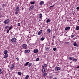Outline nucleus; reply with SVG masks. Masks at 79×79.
<instances>
[{"mask_svg": "<svg viewBox=\"0 0 79 79\" xmlns=\"http://www.w3.org/2000/svg\"><path fill=\"white\" fill-rule=\"evenodd\" d=\"M5 6V4H2V8H4V6Z\"/></svg>", "mask_w": 79, "mask_h": 79, "instance_id": "nucleus-34", "label": "nucleus"}, {"mask_svg": "<svg viewBox=\"0 0 79 79\" xmlns=\"http://www.w3.org/2000/svg\"><path fill=\"white\" fill-rule=\"evenodd\" d=\"M16 59L17 61H19V58H18V57H17V58H16Z\"/></svg>", "mask_w": 79, "mask_h": 79, "instance_id": "nucleus-36", "label": "nucleus"}, {"mask_svg": "<svg viewBox=\"0 0 79 79\" xmlns=\"http://www.w3.org/2000/svg\"><path fill=\"white\" fill-rule=\"evenodd\" d=\"M9 66H10V65H8V67H9Z\"/></svg>", "mask_w": 79, "mask_h": 79, "instance_id": "nucleus-52", "label": "nucleus"}, {"mask_svg": "<svg viewBox=\"0 0 79 79\" xmlns=\"http://www.w3.org/2000/svg\"><path fill=\"white\" fill-rule=\"evenodd\" d=\"M69 59L70 60H73L74 59V57H69Z\"/></svg>", "mask_w": 79, "mask_h": 79, "instance_id": "nucleus-20", "label": "nucleus"}, {"mask_svg": "<svg viewBox=\"0 0 79 79\" xmlns=\"http://www.w3.org/2000/svg\"><path fill=\"white\" fill-rule=\"evenodd\" d=\"M39 52V50L38 49H34V53H37Z\"/></svg>", "mask_w": 79, "mask_h": 79, "instance_id": "nucleus-13", "label": "nucleus"}, {"mask_svg": "<svg viewBox=\"0 0 79 79\" xmlns=\"http://www.w3.org/2000/svg\"><path fill=\"white\" fill-rule=\"evenodd\" d=\"M22 47L23 48V49H27V44H23L22 45Z\"/></svg>", "mask_w": 79, "mask_h": 79, "instance_id": "nucleus-3", "label": "nucleus"}, {"mask_svg": "<svg viewBox=\"0 0 79 79\" xmlns=\"http://www.w3.org/2000/svg\"><path fill=\"white\" fill-rule=\"evenodd\" d=\"M57 79V78L56 77H55L53 78V79Z\"/></svg>", "mask_w": 79, "mask_h": 79, "instance_id": "nucleus-49", "label": "nucleus"}, {"mask_svg": "<svg viewBox=\"0 0 79 79\" xmlns=\"http://www.w3.org/2000/svg\"><path fill=\"white\" fill-rule=\"evenodd\" d=\"M19 7L17 6V7L16 8V10H18V9H19Z\"/></svg>", "mask_w": 79, "mask_h": 79, "instance_id": "nucleus-39", "label": "nucleus"}, {"mask_svg": "<svg viewBox=\"0 0 79 79\" xmlns=\"http://www.w3.org/2000/svg\"><path fill=\"white\" fill-rule=\"evenodd\" d=\"M74 36H75L74 35H71V38H73V37H74Z\"/></svg>", "mask_w": 79, "mask_h": 79, "instance_id": "nucleus-37", "label": "nucleus"}, {"mask_svg": "<svg viewBox=\"0 0 79 79\" xmlns=\"http://www.w3.org/2000/svg\"><path fill=\"white\" fill-rule=\"evenodd\" d=\"M77 68H79V65L77 67Z\"/></svg>", "mask_w": 79, "mask_h": 79, "instance_id": "nucleus-50", "label": "nucleus"}, {"mask_svg": "<svg viewBox=\"0 0 79 79\" xmlns=\"http://www.w3.org/2000/svg\"><path fill=\"white\" fill-rule=\"evenodd\" d=\"M42 73H45V68H42Z\"/></svg>", "mask_w": 79, "mask_h": 79, "instance_id": "nucleus-18", "label": "nucleus"}, {"mask_svg": "<svg viewBox=\"0 0 79 79\" xmlns=\"http://www.w3.org/2000/svg\"><path fill=\"white\" fill-rule=\"evenodd\" d=\"M52 77H53L52 76H50V77L49 78L50 79H52Z\"/></svg>", "mask_w": 79, "mask_h": 79, "instance_id": "nucleus-46", "label": "nucleus"}, {"mask_svg": "<svg viewBox=\"0 0 79 79\" xmlns=\"http://www.w3.org/2000/svg\"><path fill=\"white\" fill-rule=\"evenodd\" d=\"M16 10L17 11H19V9H16Z\"/></svg>", "mask_w": 79, "mask_h": 79, "instance_id": "nucleus-47", "label": "nucleus"}, {"mask_svg": "<svg viewBox=\"0 0 79 79\" xmlns=\"http://www.w3.org/2000/svg\"><path fill=\"white\" fill-rule=\"evenodd\" d=\"M56 50V48H53V50L55 52Z\"/></svg>", "mask_w": 79, "mask_h": 79, "instance_id": "nucleus-31", "label": "nucleus"}, {"mask_svg": "<svg viewBox=\"0 0 79 79\" xmlns=\"http://www.w3.org/2000/svg\"><path fill=\"white\" fill-rule=\"evenodd\" d=\"M76 29L77 31H78V30H79V26H77L76 27Z\"/></svg>", "mask_w": 79, "mask_h": 79, "instance_id": "nucleus-21", "label": "nucleus"}, {"mask_svg": "<svg viewBox=\"0 0 79 79\" xmlns=\"http://www.w3.org/2000/svg\"><path fill=\"white\" fill-rule=\"evenodd\" d=\"M78 22H79V20H78Z\"/></svg>", "mask_w": 79, "mask_h": 79, "instance_id": "nucleus-53", "label": "nucleus"}, {"mask_svg": "<svg viewBox=\"0 0 79 79\" xmlns=\"http://www.w3.org/2000/svg\"><path fill=\"white\" fill-rule=\"evenodd\" d=\"M44 76H45L47 75V73H45L44 74H43Z\"/></svg>", "mask_w": 79, "mask_h": 79, "instance_id": "nucleus-38", "label": "nucleus"}, {"mask_svg": "<svg viewBox=\"0 0 79 79\" xmlns=\"http://www.w3.org/2000/svg\"><path fill=\"white\" fill-rule=\"evenodd\" d=\"M44 39H45V38H44V37H42L40 38V40H42V41H43V40H44Z\"/></svg>", "mask_w": 79, "mask_h": 79, "instance_id": "nucleus-26", "label": "nucleus"}, {"mask_svg": "<svg viewBox=\"0 0 79 79\" xmlns=\"http://www.w3.org/2000/svg\"><path fill=\"white\" fill-rule=\"evenodd\" d=\"M11 41L12 42L15 43L16 42V39L15 38H13L11 39Z\"/></svg>", "mask_w": 79, "mask_h": 79, "instance_id": "nucleus-6", "label": "nucleus"}, {"mask_svg": "<svg viewBox=\"0 0 79 79\" xmlns=\"http://www.w3.org/2000/svg\"><path fill=\"white\" fill-rule=\"evenodd\" d=\"M12 25H11L10 27L9 28V31H10V30L11 29V28H12Z\"/></svg>", "mask_w": 79, "mask_h": 79, "instance_id": "nucleus-29", "label": "nucleus"}, {"mask_svg": "<svg viewBox=\"0 0 79 79\" xmlns=\"http://www.w3.org/2000/svg\"><path fill=\"white\" fill-rule=\"evenodd\" d=\"M73 45H74V46H75V47H79V46L77 45V43H76V42H74V43Z\"/></svg>", "mask_w": 79, "mask_h": 79, "instance_id": "nucleus-12", "label": "nucleus"}, {"mask_svg": "<svg viewBox=\"0 0 79 79\" xmlns=\"http://www.w3.org/2000/svg\"><path fill=\"white\" fill-rule=\"evenodd\" d=\"M14 67H15V65L13 64L11 66L10 68V69L11 70H13V69H15Z\"/></svg>", "mask_w": 79, "mask_h": 79, "instance_id": "nucleus-7", "label": "nucleus"}, {"mask_svg": "<svg viewBox=\"0 0 79 79\" xmlns=\"http://www.w3.org/2000/svg\"><path fill=\"white\" fill-rule=\"evenodd\" d=\"M66 44H69V42H66Z\"/></svg>", "mask_w": 79, "mask_h": 79, "instance_id": "nucleus-45", "label": "nucleus"}, {"mask_svg": "<svg viewBox=\"0 0 79 79\" xmlns=\"http://www.w3.org/2000/svg\"><path fill=\"white\" fill-rule=\"evenodd\" d=\"M9 31H10V30H8V29L7 30V33H8L9 32Z\"/></svg>", "mask_w": 79, "mask_h": 79, "instance_id": "nucleus-43", "label": "nucleus"}, {"mask_svg": "<svg viewBox=\"0 0 79 79\" xmlns=\"http://www.w3.org/2000/svg\"><path fill=\"white\" fill-rule=\"evenodd\" d=\"M3 53L5 54V55L4 56V58H6L8 56V51L5 50L4 51Z\"/></svg>", "mask_w": 79, "mask_h": 79, "instance_id": "nucleus-1", "label": "nucleus"}, {"mask_svg": "<svg viewBox=\"0 0 79 79\" xmlns=\"http://www.w3.org/2000/svg\"><path fill=\"white\" fill-rule=\"evenodd\" d=\"M39 18H42V14H40L39 15Z\"/></svg>", "mask_w": 79, "mask_h": 79, "instance_id": "nucleus-25", "label": "nucleus"}, {"mask_svg": "<svg viewBox=\"0 0 79 79\" xmlns=\"http://www.w3.org/2000/svg\"><path fill=\"white\" fill-rule=\"evenodd\" d=\"M30 52V50H26L25 51V53H29Z\"/></svg>", "mask_w": 79, "mask_h": 79, "instance_id": "nucleus-8", "label": "nucleus"}, {"mask_svg": "<svg viewBox=\"0 0 79 79\" xmlns=\"http://www.w3.org/2000/svg\"><path fill=\"white\" fill-rule=\"evenodd\" d=\"M77 10H79V6L77 7L76 8Z\"/></svg>", "mask_w": 79, "mask_h": 79, "instance_id": "nucleus-44", "label": "nucleus"}, {"mask_svg": "<svg viewBox=\"0 0 79 79\" xmlns=\"http://www.w3.org/2000/svg\"><path fill=\"white\" fill-rule=\"evenodd\" d=\"M42 30H40V31H39L38 33V35H40V34H42Z\"/></svg>", "mask_w": 79, "mask_h": 79, "instance_id": "nucleus-10", "label": "nucleus"}, {"mask_svg": "<svg viewBox=\"0 0 79 79\" xmlns=\"http://www.w3.org/2000/svg\"><path fill=\"white\" fill-rule=\"evenodd\" d=\"M34 8V5L31 6L30 7L29 10H30V11H32Z\"/></svg>", "mask_w": 79, "mask_h": 79, "instance_id": "nucleus-4", "label": "nucleus"}, {"mask_svg": "<svg viewBox=\"0 0 79 79\" xmlns=\"http://www.w3.org/2000/svg\"><path fill=\"white\" fill-rule=\"evenodd\" d=\"M2 73V70L1 69V68H0V74H1Z\"/></svg>", "mask_w": 79, "mask_h": 79, "instance_id": "nucleus-32", "label": "nucleus"}, {"mask_svg": "<svg viewBox=\"0 0 79 79\" xmlns=\"http://www.w3.org/2000/svg\"><path fill=\"white\" fill-rule=\"evenodd\" d=\"M18 74H19V75H21V74H22V73H21V72H18L17 73Z\"/></svg>", "mask_w": 79, "mask_h": 79, "instance_id": "nucleus-27", "label": "nucleus"}, {"mask_svg": "<svg viewBox=\"0 0 79 79\" xmlns=\"http://www.w3.org/2000/svg\"><path fill=\"white\" fill-rule=\"evenodd\" d=\"M47 64H44V65H42V68H44L45 67H47Z\"/></svg>", "mask_w": 79, "mask_h": 79, "instance_id": "nucleus-11", "label": "nucleus"}, {"mask_svg": "<svg viewBox=\"0 0 79 79\" xmlns=\"http://www.w3.org/2000/svg\"><path fill=\"white\" fill-rule=\"evenodd\" d=\"M53 6H54V5H53V6H50L49 7V8H53Z\"/></svg>", "mask_w": 79, "mask_h": 79, "instance_id": "nucleus-42", "label": "nucleus"}, {"mask_svg": "<svg viewBox=\"0 0 79 79\" xmlns=\"http://www.w3.org/2000/svg\"><path fill=\"white\" fill-rule=\"evenodd\" d=\"M73 61H74L76 62V61H77V59H73Z\"/></svg>", "mask_w": 79, "mask_h": 79, "instance_id": "nucleus-30", "label": "nucleus"}, {"mask_svg": "<svg viewBox=\"0 0 79 79\" xmlns=\"http://www.w3.org/2000/svg\"><path fill=\"white\" fill-rule=\"evenodd\" d=\"M69 29H70V27H67L65 28V31H69Z\"/></svg>", "mask_w": 79, "mask_h": 79, "instance_id": "nucleus-9", "label": "nucleus"}, {"mask_svg": "<svg viewBox=\"0 0 79 79\" xmlns=\"http://www.w3.org/2000/svg\"><path fill=\"white\" fill-rule=\"evenodd\" d=\"M30 3H31V4H32V5H34V4H35V3L34 2H30Z\"/></svg>", "mask_w": 79, "mask_h": 79, "instance_id": "nucleus-28", "label": "nucleus"}, {"mask_svg": "<svg viewBox=\"0 0 79 79\" xmlns=\"http://www.w3.org/2000/svg\"><path fill=\"white\" fill-rule=\"evenodd\" d=\"M40 60L39 58H37L36 59V60L37 61H39Z\"/></svg>", "mask_w": 79, "mask_h": 79, "instance_id": "nucleus-35", "label": "nucleus"}, {"mask_svg": "<svg viewBox=\"0 0 79 79\" xmlns=\"http://www.w3.org/2000/svg\"><path fill=\"white\" fill-rule=\"evenodd\" d=\"M44 1H41L40 2V5H42L44 4Z\"/></svg>", "mask_w": 79, "mask_h": 79, "instance_id": "nucleus-14", "label": "nucleus"}, {"mask_svg": "<svg viewBox=\"0 0 79 79\" xmlns=\"http://www.w3.org/2000/svg\"><path fill=\"white\" fill-rule=\"evenodd\" d=\"M32 63H30L28 64V67H31V66H32Z\"/></svg>", "mask_w": 79, "mask_h": 79, "instance_id": "nucleus-15", "label": "nucleus"}, {"mask_svg": "<svg viewBox=\"0 0 79 79\" xmlns=\"http://www.w3.org/2000/svg\"><path fill=\"white\" fill-rule=\"evenodd\" d=\"M47 31L48 33H50L51 32V30L50 29H48L47 30Z\"/></svg>", "mask_w": 79, "mask_h": 79, "instance_id": "nucleus-22", "label": "nucleus"}, {"mask_svg": "<svg viewBox=\"0 0 79 79\" xmlns=\"http://www.w3.org/2000/svg\"><path fill=\"white\" fill-rule=\"evenodd\" d=\"M50 22V19H48L47 20V21L46 22L47 23H49Z\"/></svg>", "mask_w": 79, "mask_h": 79, "instance_id": "nucleus-23", "label": "nucleus"}, {"mask_svg": "<svg viewBox=\"0 0 79 79\" xmlns=\"http://www.w3.org/2000/svg\"><path fill=\"white\" fill-rule=\"evenodd\" d=\"M21 25V24H20V23H18V26H20V25Z\"/></svg>", "mask_w": 79, "mask_h": 79, "instance_id": "nucleus-41", "label": "nucleus"}, {"mask_svg": "<svg viewBox=\"0 0 79 79\" xmlns=\"http://www.w3.org/2000/svg\"><path fill=\"white\" fill-rule=\"evenodd\" d=\"M23 9H24V8L22 7V10H23Z\"/></svg>", "mask_w": 79, "mask_h": 79, "instance_id": "nucleus-51", "label": "nucleus"}, {"mask_svg": "<svg viewBox=\"0 0 79 79\" xmlns=\"http://www.w3.org/2000/svg\"><path fill=\"white\" fill-rule=\"evenodd\" d=\"M46 51H50V49L48 47H47L45 49Z\"/></svg>", "mask_w": 79, "mask_h": 79, "instance_id": "nucleus-19", "label": "nucleus"}, {"mask_svg": "<svg viewBox=\"0 0 79 79\" xmlns=\"http://www.w3.org/2000/svg\"><path fill=\"white\" fill-rule=\"evenodd\" d=\"M2 18V15L0 14V18Z\"/></svg>", "mask_w": 79, "mask_h": 79, "instance_id": "nucleus-40", "label": "nucleus"}, {"mask_svg": "<svg viewBox=\"0 0 79 79\" xmlns=\"http://www.w3.org/2000/svg\"><path fill=\"white\" fill-rule=\"evenodd\" d=\"M10 22V20L9 19H7L3 22V23L5 24H8Z\"/></svg>", "mask_w": 79, "mask_h": 79, "instance_id": "nucleus-2", "label": "nucleus"}, {"mask_svg": "<svg viewBox=\"0 0 79 79\" xmlns=\"http://www.w3.org/2000/svg\"><path fill=\"white\" fill-rule=\"evenodd\" d=\"M61 69L59 67H56L55 68V71H59Z\"/></svg>", "mask_w": 79, "mask_h": 79, "instance_id": "nucleus-5", "label": "nucleus"}, {"mask_svg": "<svg viewBox=\"0 0 79 79\" xmlns=\"http://www.w3.org/2000/svg\"><path fill=\"white\" fill-rule=\"evenodd\" d=\"M9 26H6L5 28V29H8V28H9Z\"/></svg>", "mask_w": 79, "mask_h": 79, "instance_id": "nucleus-24", "label": "nucleus"}, {"mask_svg": "<svg viewBox=\"0 0 79 79\" xmlns=\"http://www.w3.org/2000/svg\"><path fill=\"white\" fill-rule=\"evenodd\" d=\"M55 36H53V39H55Z\"/></svg>", "mask_w": 79, "mask_h": 79, "instance_id": "nucleus-48", "label": "nucleus"}, {"mask_svg": "<svg viewBox=\"0 0 79 79\" xmlns=\"http://www.w3.org/2000/svg\"><path fill=\"white\" fill-rule=\"evenodd\" d=\"M29 63V62L26 63V64H24V66H27H27H28V64Z\"/></svg>", "mask_w": 79, "mask_h": 79, "instance_id": "nucleus-16", "label": "nucleus"}, {"mask_svg": "<svg viewBox=\"0 0 79 79\" xmlns=\"http://www.w3.org/2000/svg\"><path fill=\"white\" fill-rule=\"evenodd\" d=\"M29 77V76L28 75H27L25 77V79H28Z\"/></svg>", "mask_w": 79, "mask_h": 79, "instance_id": "nucleus-17", "label": "nucleus"}, {"mask_svg": "<svg viewBox=\"0 0 79 79\" xmlns=\"http://www.w3.org/2000/svg\"><path fill=\"white\" fill-rule=\"evenodd\" d=\"M18 13H19V11H17L16 10L15 12V14H18Z\"/></svg>", "mask_w": 79, "mask_h": 79, "instance_id": "nucleus-33", "label": "nucleus"}]
</instances>
